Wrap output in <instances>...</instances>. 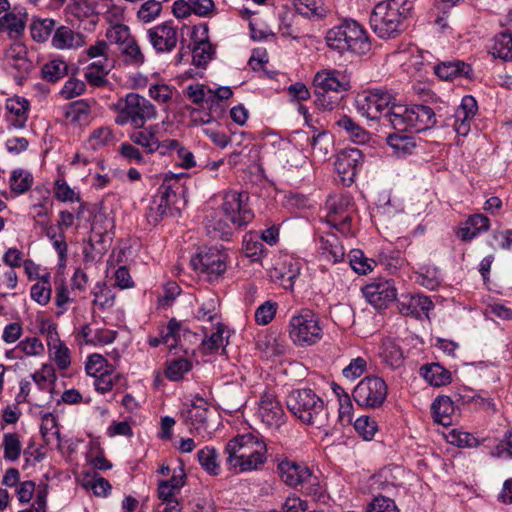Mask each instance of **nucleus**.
Instances as JSON below:
<instances>
[{"label":"nucleus","instance_id":"1","mask_svg":"<svg viewBox=\"0 0 512 512\" xmlns=\"http://www.w3.org/2000/svg\"><path fill=\"white\" fill-rule=\"evenodd\" d=\"M412 10L413 5L408 0L381 1L370 15V26L379 38H395L403 32L404 22Z\"/></svg>","mask_w":512,"mask_h":512},{"label":"nucleus","instance_id":"2","mask_svg":"<svg viewBox=\"0 0 512 512\" xmlns=\"http://www.w3.org/2000/svg\"><path fill=\"white\" fill-rule=\"evenodd\" d=\"M288 410L302 423L317 428L328 422V410L323 399L312 389H297L291 391L286 398Z\"/></svg>","mask_w":512,"mask_h":512},{"label":"nucleus","instance_id":"3","mask_svg":"<svg viewBox=\"0 0 512 512\" xmlns=\"http://www.w3.org/2000/svg\"><path fill=\"white\" fill-rule=\"evenodd\" d=\"M325 40L329 48L340 54L352 52L363 55L371 48L366 31L354 20H345L341 24L329 29Z\"/></svg>","mask_w":512,"mask_h":512},{"label":"nucleus","instance_id":"4","mask_svg":"<svg viewBox=\"0 0 512 512\" xmlns=\"http://www.w3.org/2000/svg\"><path fill=\"white\" fill-rule=\"evenodd\" d=\"M116 110L115 123L120 126L129 124L135 129L143 128L157 114L155 106L137 93H128L125 98L119 99Z\"/></svg>","mask_w":512,"mask_h":512},{"label":"nucleus","instance_id":"5","mask_svg":"<svg viewBox=\"0 0 512 512\" xmlns=\"http://www.w3.org/2000/svg\"><path fill=\"white\" fill-rule=\"evenodd\" d=\"M288 333L298 347L312 346L319 342L324 334L318 314L310 309H301L291 316Z\"/></svg>","mask_w":512,"mask_h":512},{"label":"nucleus","instance_id":"6","mask_svg":"<svg viewBox=\"0 0 512 512\" xmlns=\"http://www.w3.org/2000/svg\"><path fill=\"white\" fill-rule=\"evenodd\" d=\"M388 386L385 380L376 375L362 378L352 391L355 403L365 409H378L387 399Z\"/></svg>","mask_w":512,"mask_h":512},{"label":"nucleus","instance_id":"7","mask_svg":"<svg viewBox=\"0 0 512 512\" xmlns=\"http://www.w3.org/2000/svg\"><path fill=\"white\" fill-rule=\"evenodd\" d=\"M394 100V96L387 90L371 89L357 95L355 107L362 117L370 121H381L382 123Z\"/></svg>","mask_w":512,"mask_h":512},{"label":"nucleus","instance_id":"8","mask_svg":"<svg viewBox=\"0 0 512 512\" xmlns=\"http://www.w3.org/2000/svg\"><path fill=\"white\" fill-rule=\"evenodd\" d=\"M248 194L235 190L224 194L219 211L237 228L247 226L254 218V213L248 205Z\"/></svg>","mask_w":512,"mask_h":512},{"label":"nucleus","instance_id":"9","mask_svg":"<svg viewBox=\"0 0 512 512\" xmlns=\"http://www.w3.org/2000/svg\"><path fill=\"white\" fill-rule=\"evenodd\" d=\"M277 471L281 481L289 487L304 488L317 485V477L304 463L284 458L278 463Z\"/></svg>","mask_w":512,"mask_h":512},{"label":"nucleus","instance_id":"10","mask_svg":"<svg viewBox=\"0 0 512 512\" xmlns=\"http://www.w3.org/2000/svg\"><path fill=\"white\" fill-rule=\"evenodd\" d=\"M227 254L217 248L201 250L192 257L191 265L194 270L207 276L209 280L217 279L226 271Z\"/></svg>","mask_w":512,"mask_h":512},{"label":"nucleus","instance_id":"11","mask_svg":"<svg viewBox=\"0 0 512 512\" xmlns=\"http://www.w3.org/2000/svg\"><path fill=\"white\" fill-rule=\"evenodd\" d=\"M146 35L147 40L158 54L172 52L179 40L178 27L172 20L149 28Z\"/></svg>","mask_w":512,"mask_h":512},{"label":"nucleus","instance_id":"12","mask_svg":"<svg viewBox=\"0 0 512 512\" xmlns=\"http://www.w3.org/2000/svg\"><path fill=\"white\" fill-rule=\"evenodd\" d=\"M363 165V153L358 148L342 150L336 158L335 170L341 183L349 187Z\"/></svg>","mask_w":512,"mask_h":512},{"label":"nucleus","instance_id":"13","mask_svg":"<svg viewBox=\"0 0 512 512\" xmlns=\"http://www.w3.org/2000/svg\"><path fill=\"white\" fill-rule=\"evenodd\" d=\"M257 415L266 427L273 430L279 429L286 421V414L281 403L271 392H265L261 396Z\"/></svg>","mask_w":512,"mask_h":512},{"label":"nucleus","instance_id":"14","mask_svg":"<svg viewBox=\"0 0 512 512\" xmlns=\"http://www.w3.org/2000/svg\"><path fill=\"white\" fill-rule=\"evenodd\" d=\"M267 451V445L262 438L252 433L237 435L230 439L225 446L226 457L243 456L254 452Z\"/></svg>","mask_w":512,"mask_h":512},{"label":"nucleus","instance_id":"15","mask_svg":"<svg viewBox=\"0 0 512 512\" xmlns=\"http://www.w3.org/2000/svg\"><path fill=\"white\" fill-rule=\"evenodd\" d=\"M208 403L199 395L194 397L190 408L182 413L184 420L190 425V431L204 437L208 434Z\"/></svg>","mask_w":512,"mask_h":512},{"label":"nucleus","instance_id":"16","mask_svg":"<svg viewBox=\"0 0 512 512\" xmlns=\"http://www.w3.org/2000/svg\"><path fill=\"white\" fill-rule=\"evenodd\" d=\"M315 91L334 92L339 94L350 89V82L346 75L338 70L324 69L318 71L313 79Z\"/></svg>","mask_w":512,"mask_h":512},{"label":"nucleus","instance_id":"17","mask_svg":"<svg viewBox=\"0 0 512 512\" xmlns=\"http://www.w3.org/2000/svg\"><path fill=\"white\" fill-rule=\"evenodd\" d=\"M433 307L430 298L421 294H403L397 299L399 312L415 319H421L422 316L428 317V313Z\"/></svg>","mask_w":512,"mask_h":512},{"label":"nucleus","instance_id":"18","mask_svg":"<svg viewBox=\"0 0 512 512\" xmlns=\"http://www.w3.org/2000/svg\"><path fill=\"white\" fill-rule=\"evenodd\" d=\"M363 293L367 301L376 309L386 308L397 296L396 288L389 280L366 285Z\"/></svg>","mask_w":512,"mask_h":512},{"label":"nucleus","instance_id":"19","mask_svg":"<svg viewBox=\"0 0 512 512\" xmlns=\"http://www.w3.org/2000/svg\"><path fill=\"white\" fill-rule=\"evenodd\" d=\"M204 228L211 239L229 241L237 227L229 222L219 210H213L206 215Z\"/></svg>","mask_w":512,"mask_h":512},{"label":"nucleus","instance_id":"20","mask_svg":"<svg viewBox=\"0 0 512 512\" xmlns=\"http://www.w3.org/2000/svg\"><path fill=\"white\" fill-rule=\"evenodd\" d=\"M176 194L169 186L161 185L146 213L150 224L157 225L168 213L171 212V201Z\"/></svg>","mask_w":512,"mask_h":512},{"label":"nucleus","instance_id":"21","mask_svg":"<svg viewBox=\"0 0 512 512\" xmlns=\"http://www.w3.org/2000/svg\"><path fill=\"white\" fill-rule=\"evenodd\" d=\"M477 109V102L473 96L466 95L462 98L461 104L452 117L453 123L451 124L458 135L466 136L469 133L470 121L475 116Z\"/></svg>","mask_w":512,"mask_h":512},{"label":"nucleus","instance_id":"22","mask_svg":"<svg viewBox=\"0 0 512 512\" xmlns=\"http://www.w3.org/2000/svg\"><path fill=\"white\" fill-rule=\"evenodd\" d=\"M226 457L228 470L234 473L257 471L263 468L267 461V451L254 452L243 456Z\"/></svg>","mask_w":512,"mask_h":512},{"label":"nucleus","instance_id":"23","mask_svg":"<svg viewBox=\"0 0 512 512\" xmlns=\"http://www.w3.org/2000/svg\"><path fill=\"white\" fill-rule=\"evenodd\" d=\"M382 124H389L398 132L411 131L410 106L396 103L394 100L387 110Z\"/></svg>","mask_w":512,"mask_h":512},{"label":"nucleus","instance_id":"24","mask_svg":"<svg viewBox=\"0 0 512 512\" xmlns=\"http://www.w3.org/2000/svg\"><path fill=\"white\" fill-rule=\"evenodd\" d=\"M327 209V223L332 218L339 219L343 215L354 216L355 206L353 199L347 194H334L330 195L326 200Z\"/></svg>","mask_w":512,"mask_h":512},{"label":"nucleus","instance_id":"25","mask_svg":"<svg viewBox=\"0 0 512 512\" xmlns=\"http://www.w3.org/2000/svg\"><path fill=\"white\" fill-rule=\"evenodd\" d=\"M411 131L422 132L437 123L436 113L427 105H410Z\"/></svg>","mask_w":512,"mask_h":512},{"label":"nucleus","instance_id":"26","mask_svg":"<svg viewBox=\"0 0 512 512\" xmlns=\"http://www.w3.org/2000/svg\"><path fill=\"white\" fill-rule=\"evenodd\" d=\"M435 74L443 80H452L457 77L471 78V66L462 60L444 61L434 67Z\"/></svg>","mask_w":512,"mask_h":512},{"label":"nucleus","instance_id":"27","mask_svg":"<svg viewBox=\"0 0 512 512\" xmlns=\"http://www.w3.org/2000/svg\"><path fill=\"white\" fill-rule=\"evenodd\" d=\"M158 125H150L144 129H136L130 134V140L141 146L148 154H153L160 149V140L157 136Z\"/></svg>","mask_w":512,"mask_h":512},{"label":"nucleus","instance_id":"28","mask_svg":"<svg viewBox=\"0 0 512 512\" xmlns=\"http://www.w3.org/2000/svg\"><path fill=\"white\" fill-rule=\"evenodd\" d=\"M51 42L57 49L78 48L84 45V36L67 26H60L56 28Z\"/></svg>","mask_w":512,"mask_h":512},{"label":"nucleus","instance_id":"29","mask_svg":"<svg viewBox=\"0 0 512 512\" xmlns=\"http://www.w3.org/2000/svg\"><path fill=\"white\" fill-rule=\"evenodd\" d=\"M434 421L443 426L452 424V416L455 412V406L449 396H438L431 406Z\"/></svg>","mask_w":512,"mask_h":512},{"label":"nucleus","instance_id":"30","mask_svg":"<svg viewBox=\"0 0 512 512\" xmlns=\"http://www.w3.org/2000/svg\"><path fill=\"white\" fill-rule=\"evenodd\" d=\"M421 376L432 386L447 385L452 380L451 372L439 363H430L420 368Z\"/></svg>","mask_w":512,"mask_h":512},{"label":"nucleus","instance_id":"31","mask_svg":"<svg viewBox=\"0 0 512 512\" xmlns=\"http://www.w3.org/2000/svg\"><path fill=\"white\" fill-rule=\"evenodd\" d=\"M336 125L355 143L364 144L370 138V134L347 115H341L336 121Z\"/></svg>","mask_w":512,"mask_h":512},{"label":"nucleus","instance_id":"32","mask_svg":"<svg viewBox=\"0 0 512 512\" xmlns=\"http://www.w3.org/2000/svg\"><path fill=\"white\" fill-rule=\"evenodd\" d=\"M91 108L89 103L84 100H76L69 104L65 112V118L71 124L82 126L89 123Z\"/></svg>","mask_w":512,"mask_h":512},{"label":"nucleus","instance_id":"33","mask_svg":"<svg viewBox=\"0 0 512 512\" xmlns=\"http://www.w3.org/2000/svg\"><path fill=\"white\" fill-rule=\"evenodd\" d=\"M319 249L327 260H331L334 263L342 261L345 255L344 247L335 234H328L321 237L319 240Z\"/></svg>","mask_w":512,"mask_h":512},{"label":"nucleus","instance_id":"34","mask_svg":"<svg viewBox=\"0 0 512 512\" xmlns=\"http://www.w3.org/2000/svg\"><path fill=\"white\" fill-rule=\"evenodd\" d=\"M110 71L106 57L92 62L85 71L87 82L96 87H102L107 83L106 76Z\"/></svg>","mask_w":512,"mask_h":512},{"label":"nucleus","instance_id":"35","mask_svg":"<svg viewBox=\"0 0 512 512\" xmlns=\"http://www.w3.org/2000/svg\"><path fill=\"white\" fill-rule=\"evenodd\" d=\"M188 329L175 318L169 320L166 327L160 331L161 337L164 340V344L172 350L180 345L181 337L188 333Z\"/></svg>","mask_w":512,"mask_h":512},{"label":"nucleus","instance_id":"36","mask_svg":"<svg viewBox=\"0 0 512 512\" xmlns=\"http://www.w3.org/2000/svg\"><path fill=\"white\" fill-rule=\"evenodd\" d=\"M386 141L387 144L393 149L394 154L398 157H404L406 155L412 154L416 147L414 139L407 134H390Z\"/></svg>","mask_w":512,"mask_h":512},{"label":"nucleus","instance_id":"37","mask_svg":"<svg viewBox=\"0 0 512 512\" xmlns=\"http://www.w3.org/2000/svg\"><path fill=\"white\" fill-rule=\"evenodd\" d=\"M123 61L133 67H140L145 63V55L136 39L133 37L120 48Z\"/></svg>","mask_w":512,"mask_h":512},{"label":"nucleus","instance_id":"38","mask_svg":"<svg viewBox=\"0 0 512 512\" xmlns=\"http://www.w3.org/2000/svg\"><path fill=\"white\" fill-rule=\"evenodd\" d=\"M493 57L503 59L504 61L512 60V33L502 32L498 34L494 43L490 48Z\"/></svg>","mask_w":512,"mask_h":512},{"label":"nucleus","instance_id":"39","mask_svg":"<svg viewBox=\"0 0 512 512\" xmlns=\"http://www.w3.org/2000/svg\"><path fill=\"white\" fill-rule=\"evenodd\" d=\"M197 459L201 467L210 475L220 474L217 450L212 446H205L197 452Z\"/></svg>","mask_w":512,"mask_h":512},{"label":"nucleus","instance_id":"40","mask_svg":"<svg viewBox=\"0 0 512 512\" xmlns=\"http://www.w3.org/2000/svg\"><path fill=\"white\" fill-rule=\"evenodd\" d=\"M243 251L252 262L260 261L267 252L257 234L248 233L243 238Z\"/></svg>","mask_w":512,"mask_h":512},{"label":"nucleus","instance_id":"41","mask_svg":"<svg viewBox=\"0 0 512 512\" xmlns=\"http://www.w3.org/2000/svg\"><path fill=\"white\" fill-rule=\"evenodd\" d=\"M34 178L32 173L25 169H15L11 173L10 188L16 195L26 193L33 185Z\"/></svg>","mask_w":512,"mask_h":512},{"label":"nucleus","instance_id":"42","mask_svg":"<svg viewBox=\"0 0 512 512\" xmlns=\"http://www.w3.org/2000/svg\"><path fill=\"white\" fill-rule=\"evenodd\" d=\"M48 346L57 366L62 370L68 368L71 363L69 349L60 341L56 333L54 336L50 335Z\"/></svg>","mask_w":512,"mask_h":512},{"label":"nucleus","instance_id":"43","mask_svg":"<svg viewBox=\"0 0 512 512\" xmlns=\"http://www.w3.org/2000/svg\"><path fill=\"white\" fill-rule=\"evenodd\" d=\"M42 78L48 82H57L68 74V65L61 59H53L42 66Z\"/></svg>","mask_w":512,"mask_h":512},{"label":"nucleus","instance_id":"44","mask_svg":"<svg viewBox=\"0 0 512 512\" xmlns=\"http://www.w3.org/2000/svg\"><path fill=\"white\" fill-rule=\"evenodd\" d=\"M380 356L392 368L399 367L403 362V352L392 340L383 341Z\"/></svg>","mask_w":512,"mask_h":512},{"label":"nucleus","instance_id":"45","mask_svg":"<svg viewBox=\"0 0 512 512\" xmlns=\"http://www.w3.org/2000/svg\"><path fill=\"white\" fill-rule=\"evenodd\" d=\"M6 108L11 114L16 116L13 126L15 128H23L28 117V101L24 98L9 99L6 103Z\"/></svg>","mask_w":512,"mask_h":512},{"label":"nucleus","instance_id":"46","mask_svg":"<svg viewBox=\"0 0 512 512\" xmlns=\"http://www.w3.org/2000/svg\"><path fill=\"white\" fill-rule=\"evenodd\" d=\"M192 369V363L185 358H178L168 361L165 369V376L170 381H179Z\"/></svg>","mask_w":512,"mask_h":512},{"label":"nucleus","instance_id":"47","mask_svg":"<svg viewBox=\"0 0 512 512\" xmlns=\"http://www.w3.org/2000/svg\"><path fill=\"white\" fill-rule=\"evenodd\" d=\"M56 22L53 19H37L30 26L31 36L37 42L46 41L55 29Z\"/></svg>","mask_w":512,"mask_h":512},{"label":"nucleus","instance_id":"48","mask_svg":"<svg viewBox=\"0 0 512 512\" xmlns=\"http://www.w3.org/2000/svg\"><path fill=\"white\" fill-rule=\"evenodd\" d=\"M162 11V3L157 0H147L139 8L137 17L143 23H150L157 19Z\"/></svg>","mask_w":512,"mask_h":512},{"label":"nucleus","instance_id":"49","mask_svg":"<svg viewBox=\"0 0 512 512\" xmlns=\"http://www.w3.org/2000/svg\"><path fill=\"white\" fill-rule=\"evenodd\" d=\"M106 37L110 43H114L119 46V48L124 45L128 40L133 38L130 32V28L121 23L113 24L108 27L106 31Z\"/></svg>","mask_w":512,"mask_h":512},{"label":"nucleus","instance_id":"50","mask_svg":"<svg viewBox=\"0 0 512 512\" xmlns=\"http://www.w3.org/2000/svg\"><path fill=\"white\" fill-rule=\"evenodd\" d=\"M295 10L304 17L321 16L324 12L322 0H294Z\"/></svg>","mask_w":512,"mask_h":512},{"label":"nucleus","instance_id":"51","mask_svg":"<svg viewBox=\"0 0 512 512\" xmlns=\"http://www.w3.org/2000/svg\"><path fill=\"white\" fill-rule=\"evenodd\" d=\"M314 104L321 111H332L340 103L341 97L334 92L314 91Z\"/></svg>","mask_w":512,"mask_h":512},{"label":"nucleus","instance_id":"52","mask_svg":"<svg viewBox=\"0 0 512 512\" xmlns=\"http://www.w3.org/2000/svg\"><path fill=\"white\" fill-rule=\"evenodd\" d=\"M4 458L9 461H15L21 453V442L16 433H8L3 437Z\"/></svg>","mask_w":512,"mask_h":512},{"label":"nucleus","instance_id":"53","mask_svg":"<svg viewBox=\"0 0 512 512\" xmlns=\"http://www.w3.org/2000/svg\"><path fill=\"white\" fill-rule=\"evenodd\" d=\"M219 306V299L215 294H210L205 298L197 312V318L207 321H214L217 317V308Z\"/></svg>","mask_w":512,"mask_h":512},{"label":"nucleus","instance_id":"54","mask_svg":"<svg viewBox=\"0 0 512 512\" xmlns=\"http://www.w3.org/2000/svg\"><path fill=\"white\" fill-rule=\"evenodd\" d=\"M350 265L356 273L365 275L373 270L375 262L366 258L362 251L353 250L350 255Z\"/></svg>","mask_w":512,"mask_h":512},{"label":"nucleus","instance_id":"55","mask_svg":"<svg viewBox=\"0 0 512 512\" xmlns=\"http://www.w3.org/2000/svg\"><path fill=\"white\" fill-rule=\"evenodd\" d=\"M278 304L275 301L268 300L261 304L255 311V321L259 325L269 324L275 317Z\"/></svg>","mask_w":512,"mask_h":512},{"label":"nucleus","instance_id":"56","mask_svg":"<svg viewBox=\"0 0 512 512\" xmlns=\"http://www.w3.org/2000/svg\"><path fill=\"white\" fill-rule=\"evenodd\" d=\"M354 428L365 440H371L377 432L378 426L374 419L369 416H361L356 419Z\"/></svg>","mask_w":512,"mask_h":512},{"label":"nucleus","instance_id":"57","mask_svg":"<svg viewBox=\"0 0 512 512\" xmlns=\"http://www.w3.org/2000/svg\"><path fill=\"white\" fill-rule=\"evenodd\" d=\"M367 370V361L363 357H357L343 369L342 374L348 380H355L362 376Z\"/></svg>","mask_w":512,"mask_h":512},{"label":"nucleus","instance_id":"58","mask_svg":"<svg viewBox=\"0 0 512 512\" xmlns=\"http://www.w3.org/2000/svg\"><path fill=\"white\" fill-rule=\"evenodd\" d=\"M85 370L88 375L93 377L103 374L109 371L107 360L101 354H92L88 357Z\"/></svg>","mask_w":512,"mask_h":512},{"label":"nucleus","instance_id":"59","mask_svg":"<svg viewBox=\"0 0 512 512\" xmlns=\"http://www.w3.org/2000/svg\"><path fill=\"white\" fill-rule=\"evenodd\" d=\"M54 194L61 202L80 201V197L76 195L64 179H57L55 181Z\"/></svg>","mask_w":512,"mask_h":512},{"label":"nucleus","instance_id":"60","mask_svg":"<svg viewBox=\"0 0 512 512\" xmlns=\"http://www.w3.org/2000/svg\"><path fill=\"white\" fill-rule=\"evenodd\" d=\"M1 24L9 31L10 36L20 35L25 28V22L22 17L14 13L5 14L0 20Z\"/></svg>","mask_w":512,"mask_h":512},{"label":"nucleus","instance_id":"61","mask_svg":"<svg viewBox=\"0 0 512 512\" xmlns=\"http://www.w3.org/2000/svg\"><path fill=\"white\" fill-rule=\"evenodd\" d=\"M6 69L14 76L17 80L24 79L31 70L32 63L28 58L18 59L17 61H11V63H4Z\"/></svg>","mask_w":512,"mask_h":512},{"label":"nucleus","instance_id":"62","mask_svg":"<svg viewBox=\"0 0 512 512\" xmlns=\"http://www.w3.org/2000/svg\"><path fill=\"white\" fill-rule=\"evenodd\" d=\"M31 298L40 305H46L51 298V287L48 281L37 282L31 287Z\"/></svg>","mask_w":512,"mask_h":512},{"label":"nucleus","instance_id":"63","mask_svg":"<svg viewBox=\"0 0 512 512\" xmlns=\"http://www.w3.org/2000/svg\"><path fill=\"white\" fill-rule=\"evenodd\" d=\"M366 512H399V510L392 499L384 496H377L368 504Z\"/></svg>","mask_w":512,"mask_h":512},{"label":"nucleus","instance_id":"64","mask_svg":"<svg viewBox=\"0 0 512 512\" xmlns=\"http://www.w3.org/2000/svg\"><path fill=\"white\" fill-rule=\"evenodd\" d=\"M86 89V85L83 81L71 77L69 78L62 89L60 90V94L64 99H72L81 95Z\"/></svg>","mask_w":512,"mask_h":512}]
</instances>
